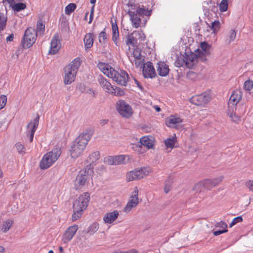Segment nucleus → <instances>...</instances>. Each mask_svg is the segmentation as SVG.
<instances>
[{
    "instance_id": "obj_1",
    "label": "nucleus",
    "mask_w": 253,
    "mask_h": 253,
    "mask_svg": "<svg viewBox=\"0 0 253 253\" xmlns=\"http://www.w3.org/2000/svg\"><path fill=\"white\" fill-rule=\"evenodd\" d=\"M98 67L104 75L111 78L117 84L126 85L128 80V76L126 72L123 70L118 72L108 64L102 62L99 63Z\"/></svg>"
},
{
    "instance_id": "obj_2",
    "label": "nucleus",
    "mask_w": 253,
    "mask_h": 253,
    "mask_svg": "<svg viewBox=\"0 0 253 253\" xmlns=\"http://www.w3.org/2000/svg\"><path fill=\"white\" fill-rule=\"evenodd\" d=\"M127 13L130 17L132 26L138 28L145 26L147 19L144 18V16L149 17L151 14V11L138 6L135 9H129Z\"/></svg>"
},
{
    "instance_id": "obj_3",
    "label": "nucleus",
    "mask_w": 253,
    "mask_h": 253,
    "mask_svg": "<svg viewBox=\"0 0 253 253\" xmlns=\"http://www.w3.org/2000/svg\"><path fill=\"white\" fill-rule=\"evenodd\" d=\"M90 136L87 133H82L73 142L70 150L71 157L76 159L81 156L84 151Z\"/></svg>"
},
{
    "instance_id": "obj_4",
    "label": "nucleus",
    "mask_w": 253,
    "mask_h": 253,
    "mask_svg": "<svg viewBox=\"0 0 253 253\" xmlns=\"http://www.w3.org/2000/svg\"><path fill=\"white\" fill-rule=\"evenodd\" d=\"M94 171L90 166H85L81 169L76 178L74 186L76 190H81L87 186L90 179H92Z\"/></svg>"
},
{
    "instance_id": "obj_5",
    "label": "nucleus",
    "mask_w": 253,
    "mask_h": 253,
    "mask_svg": "<svg viewBox=\"0 0 253 253\" xmlns=\"http://www.w3.org/2000/svg\"><path fill=\"white\" fill-rule=\"evenodd\" d=\"M81 61L79 58H75L64 69V83L65 84H70L75 80L76 74L81 66Z\"/></svg>"
},
{
    "instance_id": "obj_6",
    "label": "nucleus",
    "mask_w": 253,
    "mask_h": 253,
    "mask_svg": "<svg viewBox=\"0 0 253 253\" xmlns=\"http://www.w3.org/2000/svg\"><path fill=\"white\" fill-rule=\"evenodd\" d=\"M61 154V149L55 148L44 155L40 162V167L42 169H47L58 159Z\"/></svg>"
},
{
    "instance_id": "obj_7",
    "label": "nucleus",
    "mask_w": 253,
    "mask_h": 253,
    "mask_svg": "<svg viewBox=\"0 0 253 253\" xmlns=\"http://www.w3.org/2000/svg\"><path fill=\"white\" fill-rule=\"evenodd\" d=\"M37 37V33L35 29L29 27L27 28L24 33L22 43L23 48H28L33 45L35 42Z\"/></svg>"
},
{
    "instance_id": "obj_8",
    "label": "nucleus",
    "mask_w": 253,
    "mask_h": 253,
    "mask_svg": "<svg viewBox=\"0 0 253 253\" xmlns=\"http://www.w3.org/2000/svg\"><path fill=\"white\" fill-rule=\"evenodd\" d=\"M116 108L120 115L124 118H129L133 114L131 107L124 100H120L117 102Z\"/></svg>"
},
{
    "instance_id": "obj_9",
    "label": "nucleus",
    "mask_w": 253,
    "mask_h": 253,
    "mask_svg": "<svg viewBox=\"0 0 253 253\" xmlns=\"http://www.w3.org/2000/svg\"><path fill=\"white\" fill-rule=\"evenodd\" d=\"M139 191L137 187H135L134 191L132 192L129 199L124 209V211L126 213H128L131 211V210L137 207L139 203L138 198Z\"/></svg>"
},
{
    "instance_id": "obj_10",
    "label": "nucleus",
    "mask_w": 253,
    "mask_h": 253,
    "mask_svg": "<svg viewBox=\"0 0 253 253\" xmlns=\"http://www.w3.org/2000/svg\"><path fill=\"white\" fill-rule=\"evenodd\" d=\"M90 201V195L88 192H85L81 194L75 201L73 207L77 209H82L84 211L87 208Z\"/></svg>"
},
{
    "instance_id": "obj_11",
    "label": "nucleus",
    "mask_w": 253,
    "mask_h": 253,
    "mask_svg": "<svg viewBox=\"0 0 253 253\" xmlns=\"http://www.w3.org/2000/svg\"><path fill=\"white\" fill-rule=\"evenodd\" d=\"M211 97L209 94L202 93L193 96L190 99V102L199 106L204 107L209 102Z\"/></svg>"
},
{
    "instance_id": "obj_12",
    "label": "nucleus",
    "mask_w": 253,
    "mask_h": 253,
    "mask_svg": "<svg viewBox=\"0 0 253 253\" xmlns=\"http://www.w3.org/2000/svg\"><path fill=\"white\" fill-rule=\"evenodd\" d=\"M78 229L79 227L76 224L69 226L62 235V241L63 243L67 244L71 241L77 233Z\"/></svg>"
},
{
    "instance_id": "obj_13",
    "label": "nucleus",
    "mask_w": 253,
    "mask_h": 253,
    "mask_svg": "<svg viewBox=\"0 0 253 253\" xmlns=\"http://www.w3.org/2000/svg\"><path fill=\"white\" fill-rule=\"evenodd\" d=\"M40 120L39 115L33 120L31 121L27 126V135L29 134V140L32 142L35 132L38 126Z\"/></svg>"
},
{
    "instance_id": "obj_14",
    "label": "nucleus",
    "mask_w": 253,
    "mask_h": 253,
    "mask_svg": "<svg viewBox=\"0 0 253 253\" xmlns=\"http://www.w3.org/2000/svg\"><path fill=\"white\" fill-rule=\"evenodd\" d=\"M127 156L123 155L115 156H108L104 159V162L109 165H118L124 164L125 160Z\"/></svg>"
},
{
    "instance_id": "obj_15",
    "label": "nucleus",
    "mask_w": 253,
    "mask_h": 253,
    "mask_svg": "<svg viewBox=\"0 0 253 253\" xmlns=\"http://www.w3.org/2000/svg\"><path fill=\"white\" fill-rule=\"evenodd\" d=\"M142 73L145 78H153L156 76L155 68L151 62L143 64Z\"/></svg>"
},
{
    "instance_id": "obj_16",
    "label": "nucleus",
    "mask_w": 253,
    "mask_h": 253,
    "mask_svg": "<svg viewBox=\"0 0 253 253\" xmlns=\"http://www.w3.org/2000/svg\"><path fill=\"white\" fill-rule=\"evenodd\" d=\"M61 43L58 34H55L50 42V47L49 53L55 54L58 52L61 48Z\"/></svg>"
},
{
    "instance_id": "obj_17",
    "label": "nucleus",
    "mask_w": 253,
    "mask_h": 253,
    "mask_svg": "<svg viewBox=\"0 0 253 253\" xmlns=\"http://www.w3.org/2000/svg\"><path fill=\"white\" fill-rule=\"evenodd\" d=\"M166 125L171 128H177L183 122V120L177 115H171L166 119Z\"/></svg>"
},
{
    "instance_id": "obj_18",
    "label": "nucleus",
    "mask_w": 253,
    "mask_h": 253,
    "mask_svg": "<svg viewBox=\"0 0 253 253\" xmlns=\"http://www.w3.org/2000/svg\"><path fill=\"white\" fill-rule=\"evenodd\" d=\"M214 187L211 179H207L199 182L194 187V190L201 192L203 188L211 190Z\"/></svg>"
},
{
    "instance_id": "obj_19",
    "label": "nucleus",
    "mask_w": 253,
    "mask_h": 253,
    "mask_svg": "<svg viewBox=\"0 0 253 253\" xmlns=\"http://www.w3.org/2000/svg\"><path fill=\"white\" fill-rule=\"evenodd\" d=\"M242 95L243 93L241 90L236 89L233 91L229 98L228 106L236 107L241 101Z\"/></svg>"
},
{
    "instance_id": "obj_20",
    "label": "nucleus",
    "mask_w": 253,
    "mask_h": 253,
    "mask_svg": "<svg viewBox=\"0 0 253 253\" xmlns=\"http://www.w3.org/2000/svg\"><path fill=\"white\" fill-rule=\"evenodd\" d=\"M236 109V107L228 106L227 115L230 119L232 122L236 124H238L241 121V116L236 114L235 112Z\"/></svg>"
},
{
    "instance_id": "obj_21",
    "label": "nucleus",
    "mask_w": 253,
    "mask_h": 253,
    "mask_svg": "<svg viewBox=\"0 0 253 253\" xmlns=\"http://www.w3.org/2000/svg\"><path fill=\"white\" fill-rule=\"evenodd\" d=\"M157 71L158 75L161 77L167 76L169 73V66L164 62L160 61L157 63Z\"/></svg>"
},
{
    "instance_id": "obj_22",
    "label": "nucleus",
    "mask_w": 253,
    "mask_h": 253,
    "mask_svg": "<svg viewBox=\"0 0 253 253\" xmlns=\"http://www.w3.org/2000/svg\"><path fill=\"white\" fill-rule=\"evenodd\" d=\"M111 27L112 31V40L114 42L115 44L119 46V28L117 24V21L115 20L114 22L112 20L111 21Z\"/></svg>"
},
{
    "instance_id": "obj_23",
    "label": "nucleus",
    "mask_w": 253,
    "mask_h": 253,
    "mask_svg": "<svg viewBox=\"0 0 253 253\" xmlns=\"http://www.w3.org/2000/svg\"><path fill=\"white\" fill-rule=\"evenodd\" d=\"M131 55L133 58V61L136 67H139L142 65V56L141 53V49L138 47L133 49Z\"/></svg>"
},
{
    "instance_id": "obj_24",
    "label": "nucleus",
    "mask_w": 253,
    "mask_h": 253,
    "mask_svg": "<svg viewBox=\"0 0 253 253\" xmlns=\"http://www.w3.org/2000/svg\"><path fill=\"white\" fill-rule=\"evenodd\" d=\"M140 142L148 149H153L155 145V138L151 136H144L140 138Z\"/></svg>"
},
{
    "instance_id": "obj_25",
    "label": "nucleus",
    "mask_w": 253,
    "mask_h": 253,
    "mask_svg": "<svg viewBox=\"0 0 253 253\" xmlns=\"http://www.w3.org/2000/svg\"><path fill=\"white\" fill-rule=\"evenodd\" d=\"M119 215V211L114 210L112 212L106 213L103 218V221L105 223L111 224L118 217Z\"/></svg>"
},
{
    "instance_id": "obj_26",
    "label": "nucleus",
    "mask_w": 253,
    "mask_h": 253,
    "mask_svg": "<svg viewBox=\"0 0 253 253\" xmlns=\"http://www.w3.org/2000/svg\"><path fill=\"white\" fill-rule=\"evenodd\" d=\"M98 82L103 89L109 94H111L112 91L114 90V86L103 77L98 79Z\"/></svg>"
},
{
    "instance_id": "obj_27",
    "label": "nucleus",
    "mask_w": 253,
    "mask_h": 253,
    "mask_svg": "<svg viewBox=\"0 0 253 253\" xmlns=\"http://www.w3.org/2000/svg\"><path fill=\"white\" fill-rule=\"evenodd\" d=\"M94 36L93 33H87L84 38V42L85 50L90 48L93 44Z\"/></svg>"
},
{
    "instance_id": "obj_28",
    "label": "nucleus",
    "mask_w": 253,
    "mask_h": 253,
    "mask_svg": "<svg viewBox=\"0 0 253 253\" xmlns=\"http://www.w3.org/2000/svg\"><path fill=\"white\" fill-rule=\"evenodd\" d=\"M99 158L100 153L99 152L96 151L92 153L90 155H89L86 160V163H88V164L86 166H90L92 168V170H93V166L94 165V163L99 159Z\"/></svg>"
},
{
    "instance_id": "obj_29",
    "label": "nucleus",
    "mask_w": 253,
    "mask_h": 253,
    "mask_svg": "<svg viewBox=\"0 0 253 253\" xmlns=\"http://www.w3.org/2000/svg\"><path fill=\"white\" fill-rule=\"evenodd\" d=\"M137 169L139 179L147 176L152 172L151 168L149 167H142Z\"/></svg>"
},
{
    "instance_id": "obj_30",
    "label": "nucleus",
    "mask_w": 253,
    "mask_h": 253,
    "mask_svg": "<svg viewBox=\"0 0 253 253\" xmlns=\"http://www.w3.org/2000/svg\"><path fill=\"white\" fill-rule=\"evenodd\" d=\"M142 32H140L139 31H133L132 34H131L129 35H128L126 37V43L127 45H134L135 43L137 42L136 39L133 37V35L134 34L136 36L139 35L140 36L141 38H142V36L140 35L141 33Z\"/></svg>"
},
{
    "instance_id": "obj_31",
    "label": "nucleus",
    "mask_w": 253,
    "mask_h": 253,
    "mask_svg": "<svg viewBox=\"0 0 253 253\" xmlns=\"http://www.w3.org/2000/svg\"><path fill=\"white\" fill-rule=\"evenodd\" d=\"M126 179L127 181L139 180V178L137 173V169L128 172L126 174Z\"/></svg>"
},
{
    "instance_id": "obj_32",
    "label": "nucleus",
    "mask_w": 253,
    "mask_h": 253,
    "mask_svg": "<svg viewBox=\"0 0 253 253\" xmlns=\"http://www.w3.org/2000/svg\"><path fill=\"white\" fill-rule=\"evenodd\" d=\"M176 141V137L174 134L171 137L167 138L164 141L166 147L167 149L169 148L171 150L174 148Z\"/></svg>"
},
{
    "instance_id": "obj_33",
    "label": "nucleus",
    "mask_w": 253,
    "mask_h": 253,
    "mask_svg": "<svg viewBox=\"0 0 253 253\" xmlns=\"http://www.w3.org/2000/svg\"><path fill=\"white\" fill-rule=\"evenodd\" d=\"M13 221L11 219H7L3 222L0 230L3 233H6L12 226Z\"/></svg>"
},
{
    "instance_id": "obj_34",
    "label": "nucleus",
    "mask_w": 253,
    "mask_h": 253,
    "mask_svg": "<svg viewBox=\"0 0 253 253\" xmlns=\"http://www.w3.org/2000/svg\"><path fill=\"white\" fill-rule=\"evenodd\" d=\"M99 227V224L98 223H93L88 227L87 232L89 234L93 235L97 231Z\"/></svg>"
},
{
    "instance_id": "obj_35",
    "label": "nucleus",
    "mask_w": 253,
    "mask_h": 253,
    "mask_svg": "<svg viewBox=\"0 0 253 253\" xmlns=\"http://www.w3.org/2000/svg\"><path fill=\"white\" fill-rule=\"evenodd\" d=\"M11 7L15 11L19 12L25 9L26 8V4L24 3L18 2L11 5Z\"/></svg>"
},
{
    "instance_id": "obj_36",
    "label": "nucleus",
    "mask_w": 253,
    "mask_h": 253,
    "mask_svg": "<svg viewBox=\"0 0 253 253\" xmlns=\"http://www.w3.org/2000/svg\"><path fill=\"white\" fill-rule=\"evenodd\" d=\"M195 54H192L188 56L186 61V65L189 68H192L195 64Z\"/></svg>"
},
{
    "instance_id": "obj_37",
    "label": "nucleus",
    "mask_w": 253,
    "mask_h": 253,
    "mask_svg": "<svg viewBox=\"0 0 253 253\" xmlns=\"http://www.w3.org/2000/svg\"><path fill=\"white\" fill-rule=\"evenodd\" d=\"M74 213L72 215V220L75 221L79 219L82 215L83 211L82 209H77L73 207Z\"/></svg>"
},
{
    "instance_id": "obj_38",
    "label": "nucleus",
    "mask_w": 253,
    "mask_h": 253,
    "mask_svg": "<svg viewBox=\"0 0 253 253\" xmlns=\"http://www.w3.org/2000/svg\"><path fill=\"white\" fill-rule=\"evenodd\" d=\"M236 36V32L235 30H231L228 33V36L225 42L228 44H229L231 42H233L235 39Z\"/></svg>"
},
{
    "instance_id": "obj_39",
    "label": "nucleus",
    "mask_w": 253,
    "mask_h": 253,
    "mask_svg": "<svg viewBox=\"0 0 253 253\" xmlns=\"http://www.w3.org/2000/svg\"><path fill=\"white\" fill-rule=\"evenodd\" d=\"M37 32L40 34H43L45 30V25L42 20L38 21L37 26Z\"/></svg>"
},
{
    "instance_id": "obj_40",
    "label": "nucleus",
    "mask_w": 253,
    "mask_h": 253,
    "mask_svg": "<svg viewBox=\"0 0 253 253\" xmlns=\"http://www.w3.org/2000/svg\"><path fill=\"white\" fill-rule=\"evenodd\" d=\"M76 5L74 3H70L65 8V13L66 15H70L76 8Z\"/></svg>"
},
{
    "instance_id": "obj_41",
    "label": "nucleus",
    "mask_w": 253,
    "mask_h": 253,
    "mask_svg": "<svg viewBox=\"0 0 253 253\" xmlns=\"http://www.w3.org/2000/svg\"><path fill=\"white\" fill-rule=\"evenodd\" d=\"M228 6V0H222L218 5L219 9L221 12H225L227 10Z\"/></svg>"
},
{
    "instance_id": "obj_42",
    "label": "nucleus",
    "mask_w": 253,
    "mask_h": 253,
    "mask_svg": "<svg viewBox=\"0 0 253 253\" xmlns=\"http://www.w3.org/2000/svg\"><path fill=\"white\" fill-rule=\"evenodd\" d=\"M220 28V23L218 21L215 20L211 26V29L214 34H216Z\"/></svg>"
},
{
    "instance_id": "obj_43",
    "label": "nucleus",
    "mask_w": 253,
    "mask_h": 253,
    "mask_svg": "<svg viewBox=\"0 0 253 253\" xmlns=\"http://www.w3.org/2000/svg\"><path fill=\"white\" fill-rule=\"evenodd\" d=\"M111 94L121 96L125 94V91L123 89L119 87L114 86V90L112 91Z\"/></svg>"
},
{
    "instance_id": "obj_44",
    "label": "nucleus",
    "mask_w": 253,
    "mask_h": 253,
    "mask_svg": "<svg viewBox=\"0 0 253 253\" xmlns=\"http://www.w3.org/2000/svg\"><path fill=\"white\" fill-rule=\"evenodd\" d=\"M6 18L1 13H0V30H2L5 28L6 23Z\"/></svg>"
},
{
    "instance_id": "obj_45",
    "label": "nucleus",
    "mask_w": 253,
    "mask_h": 253,
    "mask_svg": "<svg viewBox=\"0 0 253 253\" xmlns=\"http://www.w3.org/2000/svg\"><path fill=\"white\" fill-rule=\"evenodd\" d=\"M244 88L246 90H251L253 88V81L251 80L245 81L244 84Z\"/></svg>"
},
{
    "instance_id": "obj_46",
    "label": "nucleus",
    "mask_w": 253,
    "mask_h": 253,
    "mask_svg": "<svg viewBox=\"0 0 253 253\" xmlns=\"http://www.w3.org/2000/svg\"><path fill=\"white\" fill-rule=\"evenodd\" d=\"M224 178V176L223 175H220L218 177L214 178L211 180L212 184L214 187L218 185L220 182H222Z\"/></svg>"
},
{
    "instance_id": "obj_47",
    "label": "nucleus",
    "mask_w": 253,
    "mask_h": 253,
    "mask_svg": "<svg viewBox=\"0 0 253 253\" xmlns=\"http://www.w3.org/2000/svg\"><path fill=\"white\" fill-rule=\"evenodd\" d=\"M7 102V97L4 95L0 96V110L4 107Z\"/></svg>"
},
{
    "instance_id": "obj_48",
    "label": "nucleus",
    "mask_w": 253,
    "mask_h": 253,
    "mask_svg": "<svg viewBox=\"0 0 253 253\" xmlns=\"http://www.w3.org/2000/svg\"><path fill=\"white\" fill-rule=\"evenodd\" d=\"M243 221V218L241 216H239L236 217H235L232 221H231V223L229 225L230 227H232L237 223L239 222H241Z\"/></svg>"
},
{
    "instance_id": "obj_49",
    "label": "nucleus",
    "mask_w": 253,
    "mask_h": 253,
    "mask_svg": "<svg viewBox=\"0 0 253 253\" xmlns=\"http://www.w3.org/2000/svg\"><path fill=\"white\" fill-rule=\"evenodd\" d=\"M200 47L205 53H207L210 47V46L206 42H202L200 44Z\"/></svg>"
},
{
    "instance_id": "obj_50",
    "label": "nucleus",
    "mask_w": 253,
    "mask_h": 253,
    "mask_svg": "<svg viewBox=\"0 0 253 253\" xmlns=\"http://www.w3.org/2000/svg\"><path fill=\"white\" fill-rule=\"evenodd\" d=\"M99 41L100 42H105L107 40V34L104 31H102L98 36Z\"/></svg>"
},
{
    "instance_id": "obj_51",
    "label": "nucleus",
    "mask_w": 253,
    "mask_h": 253,
    "mask_svg": "<svg viewBox=\"0 0 253 253\" xmlns=\"http://www.w3.org/2000/svg\"><path fill=\"white\" fill-rule=\"evenodd\" d=\"M245 186L250 191L253 193V180H248L246 182Z\"/></svg>"
},
{
    "instance_id": "obj_52",
    "label": "nucleus",
    "mask_w": 253,
    "mask_h": 253,
    "mask_svg": "<svg viewBox=\"0 0 253 253\" xmlns=\"http://www.w3.org/2000/svg\"><path fill=\"white\" fill-rule=\"evenodd\" d=\"M217 227L221 228V230H227V224L223 221H220L217 223Z\"/></svg>"
},
{
    "instance_id": "obj_53",
    "label": "nucleus",
    "mask_w": 253,
    "mask_h": 253,
    "mask_svg": "<svg viewBox=\"0 0 253 253\" xmlns=\"http://www.w3.org/2000/svg\"><path fill=\"white\" fill-rule=\"evenodd\" d=\"M15 147L17 150V151L19 152V153H23L24 152V147L23 145H22L20 143H16V145H15Z\"/></svg>"
},
{
    "instance_id": "obj_54",
    "label": "nucleus",
    "mask_w": 253,
    "mask_h": 253,
    "mask_svg": "<svg viewBox=\"0 0 253 253\" xmlns=\"http://www.w3.org/2000/svg\"><path fill=\"white\" fill-rule=\"evenodd\" d=\"M171 188V183H166L165 184V187H164V191L166 193H168Z\"/></svg>"
},
{
    "instance_id": "obj_55",
    "label": "nucleus",
    "mask_w": 253,
    "mask_h": 253,
    "mask_svg": "<svg viewBox=\"0 0 253 253\" xmlns=\"http://www.w3.org/2000/svg\"><path fill=\"white\" fill-rule=\"evenodd\" d=\"M228 231V230H218V231H214L213 232V235L214 236H218L221 234H223V233H226Z\"/></svg>"
},
{
    "instance_id": "obj_56",
    "label": "nucleus",
    "mask_w": 253,
    "mask_h": 253,
    "mask_svg": "<svg viewBox=\"0 0 253 253\" xmlns=\"http://www.w3.org/2000/svg\"><path fill=\"white\" fill-rule=\"evenodd\" d=\"M14 38V35L13 33L9 35L8 36H7L6 38V41L7 43L9 42H12L13 41Z\"/></svg>"
},
{
    "instance_id": "obj_57",
    "label": "nucleus",
    "mask_w": 253,
    "mask_h": 253,
    "mask_svg": "<svg viewBox=\"0 0 253 253\" xmlns=\"http://www.w3.org/2000/svg\"><path fill=\"white\" fill-rule=\"evenodd\" d=\"M123 253H139V252L135 249H131L127 251H123Z\"/></svg>"
},
{
    "instance_id": "obj_58",
    "label": "nucleus",
    "mask_w": 253,
    "mask_h": 253,
    "mask_svg": "<svg viewBox=\"0 0 253 253\" xmlns=\"http://www.w3.org/2000/svg\"><path fill=\"white\" fill-rule=\"evenodd\" d=\"M134 81H135V83L136 84L137 87H139L141 90H142L143 87L141 85V84H140V83L136 79H135Z\"/></svg>"
},
{
    "instance_id": "obj_59",
    "label": "nucleus",
    "mask_w": 253,
    "mask_h": 253,
    "mask_svg": "<svg viewBox=\"0 0 253 253\" xmlns=\"http://www.w3.org/2000/svg\"><path fill=\"white\" fill-rule=\"evenodd\" d=\"M96 0H90V2L91 4H93V6L92 7V9H94V5H95V3L96 2Z\"/></svg>"
},
{
    "instance_id": "obj_60",
    "label": "nucleus",
    "mask_w": 253,
    "mask_h": 253,
    "mask_svg": "<svg viewBox=\"0 0 253 253\" xmlns=\"http://www.w3.org/2000/svg\"><path fill=\"white\" fill-rule=\"evenodd\" d=\"M154 108L158 112H159L161 111V108L159 106H154Z\"/></svg>"
},
{
    "instance_id": "obj_61",
    "label": "nucleus",
    "mask_w": 253,
    "mask_h": 253,
    "mask_svg": "<svg viewBox=\"0 0 253 253\" xmlns=\"http://www.w3.org/2000/svg\"><path fill=\"white\" fill-rule=\"evenodd\" d=\"M93 9H92V11L90 15V20L89 21V23H90L92 20V14H93Z\"/></svg>"
},
{
    "instance_id": "obj_62",
    "label": "nucleus",
    "mask_w": 253,
    "mask_h": 253,
    "mask_svg": "<svg viewBox=\"0 0 253 253\" xmlns=\"http://www.w3.org/2000/svg\"><path fill=\"white\" fill-rule=\"evenodd\" d=\"M4 253V248L0 246V253Z\"/></svg>"
},
{
    "instance_id": "obj_63",
    "label": "nucleus",
    "mask_w": 253,
    "mask_h": 253,
    "mask_svg": "<svg viewBox=\"0 0 253 253\" xmlns=\"http://www.w3.org/2000/svg\"><path fill=\"white\" fill-rule=\"evenodd\" d=\"M192 75H195V73L193 72H189L187 73L188 77H190L191 76H192Z\"/></svg>"
},
{
    "instance_id": "obj_64",
    "label": "nucleus",
    "mask_w": 253,
    "mask_h": 253,
    "mask_svg": "<svg viewBox=\"0 0 253 253\" xmlns=\"http://www.w3.org/2000/svg\"><path fill=\"white\" fill-rule=\"evenodd\" d=\"M6 1H7L9 3H12L14 1V0H5Z\"/></svg>"
}]
</instances>
